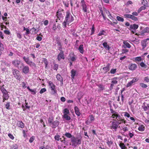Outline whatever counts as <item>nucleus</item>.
Segmentation results:
<instances>
[{"label":"nucleus","instance_id":"23","mask_svg":"<svg viewBox=\"0 0 149 149\" xmlns=\"http://www.w3.org/2000/svg\"><path fill=\"white\" fill-rule=\"evenodd\" d=\"M110 65V63H108L106 67H104L102 68L103 70L105 71V73H106L109 70V67Z\"/></svg>","mask_w":149,"mask_h":149},{"label":"nucleus","instance_id":"47","mask_svg":"<svg viewBox=\"0 0 149 149\" xmlns=\"http://www.w3.org/2000/svg\"><path fill=\"white\" fill-rule=\"evenodd\" d=\"M8 136L11 140H13L14 139V137L13 135L11 133L8 134Z\"/></svg>","mask_w":149,"mask_h":149},{"label":"nucleus","instance_id":"57","mask_svg":"<svg viewBox=\"0 0 149 149\" xmlns=\"http://www.w3.org/2000/svg\"><path fill=\"white\" fill-rule=\"evenodd\" d=\"M69 113V110L67 109H65L64 110V114H68Z\"/></svg>","mask_w":149,"mask_h":149},{"label":"nucleus","instance_id":"6","mask_svg":"<svg viewBox=\"0 0 149 149\" xmlns=\"http://www.w3.org/2000/svg\"><path fill=\"white\" fill-rule=\"evenodd\" d=\"M12 72L14 77L17 79L20 80L21 78L20 72L18 70L16 69L12 70Z\"/></svg>","mask_w":149,"mask_h":149},{"label":"nucleus","instance_id":"30","mask_svg":"<svg viewBox=\"0 0 149 149\" xmlns=\"http://www.w3.org/2000/svg\"><path fill=\"white\" fill-rule=\"evenodd\" d=\"M54 118L52 116H50L48 118V122L50 124V125H51V124L53 122Z\"/></svg>","mask_w":149,"mask_h":149},{"label":"nucleus","instance_id":"26","mask_svg":"<svg viewBox=\"0 0 149 149\" xmlns=\"http://www.w3.org/2000/svg\"><path fill=\"white\" fill-rule=\"evenodd\" d=\"M84 95L83 93L82 92H79L78 93L77 95V98L79 100L82 98Z\"/></svg>","mask_w":149,"mask_h":149},{"label":"nucleus","instance_id":"4","mask_svg":"<svg viewBox=\"0 0 149 149\" xmlns=\"http://www.w3.org/2000/svg\"><path fill=\"white\" fill-rule=\"evenodd\" d=\"M81 8L84 13H87L88 9V4H87L84 0L81 1L80 3Z\"/></svg>","mask_w":149,"mask_h":149},{"label":"nucleus","instance_id":"24","mask_svg":"<svg viewBox=\"0 0 149 149\" xmlns=\"http://www.w3.org/2000/svg\"><path fill=\"white\" fill-rule=\"evenodd\" d=\"M139 26L138 25L136 24H134L133 25H131L130 26V28L131 29H133L134 30H136L138 29Z\"/></svg>","mask_w":149,"mask_h":149},{"label":"nucleus","instance_id":"53","mask_svg":"<svg viewBox=\"0 0 149 149\" xmlns=\"http://www.w3.org/2000/svg\"><path fill=\"white\" fill-rule=\"evenodd\" d=\"M135 60L138 61H140L142 60L140 56L136 57L135 58Z\"/></svg>","mask_w":149,"mask_h":149},{"label":"nucleus","instance_id":"45","mask_svg":"<svg viewBox=\"0 0 149 149\" xmlns=\"http://www.w3.org/2000/svg\"><path fill=\"white\" fill-rule=\"evenodd\" d=\"M62 138H61L60 139L61 141L64 143H65V140H66V138L65 137L63 136L62 137Z\"/></svg>","mask_w":149,"mask_h":149},{"label":"nucleus","instance_id":"31","mask_svg":"<svg viewBox=\"0 0 149 149\" xmlns=\"http://www.w3.org/2000/svg\"><path fill=\"white\" fill-rule=\"evenodd\" d=\"M145 129V127L143 125H141L139 126L138 128L139 131L141 132L143 131Z\"/></svg>","mask_w":149,"mask_h":149},{"label":"nucleus","instance_id":"12","mask_svg":"<svg viewBox=\"0 0 149 149\" xmlns=\"http://www.w3.org/2000/svg\"><path fill=\"white\" fill-rule=\"evenodd\" d=\"M49 84L50 86L51 89L52 91H53L55 93L56 92L55 88V86L54 84L51 81H49Z\"/></svg>","mask_w":149,"mask_h":149},{"label":"nucleus","instance_id":"40","mask_svg":"<svg viewBox=\"0 0 149 149\" xmlns=\"http://www.w3.org/2000/svg\"><path fill=\"white\" fill-rule=\"evenodd\" d=\"M31 31H32V33H34V34H36L38 32L36 29L34 27H33L32 28H31Z\"/></svg>","mask_w":149,"mask_h":149},{"label":"nucleus","instance_id":"41","mask_svg":"<svg viewBox=\"0 0 149 149\" xmlns=\"http://www.w3.org/2000/svg\"><path fill=\"white\" fill-rule=\"evenodd\" d=\"M119 146L121 149H125L126 148L125 145L123 143H120L119 144Z\"/></svg>","mask_w":149,"mask_h":149},{"label":"nucleus","instance_id":"20","mask_svg":"<svg viewBox=\"0 0 149 149\" xmlns=\"http://www.w3.org/2000/svg\"><path fill=\"white\" fill-rule=\"evenodd\" d=\"M76 71L74 69L72 70L71 72V77L72 79H74L76 74Z\"/></svg>","mask_w":149,"mask_h":149},{"label":"nucleus","instance_id":"9","mask_svg":"<svg viewBox=\"0 0 149 149\" xmlns=\"http://www.w3.org/2000/svg\"><path fill=\"white\" fill-rule=\"evenodd\" d=\"M57 59L58 61H60L61 59H64L65 57L64 56L63 51L62 50H60V52L58 55Z\"/></svg>","mask_w":149,"mask_h":149},{"label":"nucleus","instance_id":"55","mask_svg":"<svg viewBox=\"0 0 149 149\" xmlns=\"http://www.w3.org/2000/svg\"><path fill=\"white\" fill-rule=\"evenodd\" d=\"M140 86L142 88H146L147 87V85L143 83H141L140 84Z\"/></svg>","mask_w":149,"mask_h":149},{"label":"nucleus","instance_id":"46","mask_svg":"<svg viewBox=\"0 0 149 149\" xmlns=\"http://www.w3.org/2000/svg\"><path fill=\"white\" fill-rule=\"evenodd\" d=\"M25 107L26 109H29L30 108V106H29L28 104V103L26 102V100H25Z\"/></svg>","mask_w":149,"mask_h":149},{"label":"nucleus","instance_id":"58","mask_svg":"<svg viewBox=\"0 0 149 149\" xmlns=\"http://www.w3.org/2000/svg\"><path fill=\"white\" fill-rule=\"evenodd\" d=\"M43 59L44 60V63L45 65V68H46L47 66L48 63L47 61V59L45 58H44Z\"/></svg>","mask_w":149,"mask_h":149},{"label":"nucleus","instance_id":"28","mask_svg":"<svg viewBox=\"0 0 149 149\" xmlns=\"http://www.w3.org/2000/svg\"><path fill=\"white\" fill-rule=\"evenodd\" d=\"M56 78L58 80L61 82H63V78L60 74H57Z\"/></svg>","mask_w":149,"mask_h":149},{"label":"nucleus","instance_id":"56","mask_svg":"<svg viewBox=\"0 0 149 149\" xmlns=\"http://www.w3.org/2000/svg\"><path fill=\"white\" fill-rule=\"evenodd\" d=\"M58 68V65L57 64H54L53 67V69L54 70H57Z\"/></svg>","mask_w":149,"mask_h":149},{"label":"nucleus","instance_id":"19","mask_svg":"<svg viewBox=\"0 0 149 149\" xmlns=\"http://www.w3.org/2000/svg\"><path fill=\"white\" fill-rule=\"evenodd\" d=\"M143 105L142 106V108L145 111L149 110V104H146V103H143Z\"/></svg>","mask_w":149,"mask_h":149},{"label":"nucleus","instance_id":"8","mask_svg":"<svg viewBox=\"0 0 149 149\" xmlns=\"http://www.w3.org/2000/svg\"><path fill=\"white\" fill-rule=\"evenodd\" d=\"M149 33V28L148 27H146L144 28L140 33V34L141 36H143L144 35V34L145 33ZM135 35L139 36V35H140V34H138L137 33H136Z\"/></svg>","mask_w":149,"mask_h":149},{"label":"nucleus","instance_id":"21","mask_svg":"<svg viewBox=\"0 0 149 149\" xmlns=\"http://www.w3.org/2000/svg\"><path fill=\"white\" fill-rule=\"evenodd\" d=\"M74 110H75V113L78 116H79L80 115L81 113L79 111V109L78 107L75 106L74 107Z\"/></svg>","mask_w":149,"mask_h":149},{"label":"nucleus","instance_id":"37","mask_svg":"<svg viewBox=\"0 0 149 149\" xmlns=\"http://www.w3.org/2000/svg\"><path fill=\"white\" fill-rule=\"evenodd\" d=\"M123 16L125 18L131 19V17L132 16V15L125 14H124Z\"/></svg>","mask_w":149,"mask_h":149},{"label":"nucleus","instance_id":"43","mask_svg":"<svg viewBox=\"0 0 149 149\" xmlns=\"http://www.w3.org/2000/svg\"><path fill=\"white\" fill-rule=\"evenodd\" d=\"M131 19L132 20H134V21H137L138 20V18L137 17H136V16H134L133 15H132V16L131 17Z\"/></svg>","mask_w":149,"mask_h":149},{"label":"nucleus","instance_id":"33","mask_svg":"<svg viewBox=\"0 0 149 149\" xmlns=\"http://www.w3.org/2000/svg\"><path fill=\"white\" fill-rule=\"evenodd\" d=\"M139 64L141 67L143 68L144 69H146L147 68V65L143 62L140 63Z\"/></svg>","mask_w":149,"mask_h":149},{"label":"nucleus","instance_id":"13","mask_svg":"<svg viewBox=\"0 0 149 149\" xmlns=\"http://www.w3.org/2000/svg\"><path fill=\"white\" fill-rule=\"evenodd\" d=\"M59 123V122L58 120H55L51 124V125H52L51 126V127L52 128H56L57 127Z\"/></svg>","mask_w":149,"mask_h":149},{"label":"nucleus","instance_id":"35","mask_svg":"<svg viewBox=\"0 0 149 149\" xmlns=\"http://www.w3.org/2000/svg\"><path fill=\"white\" fill-rule=\"evenodd\" d=\"M64 118L67 120H70L71 119L70 117L68 115V114H64Z\"/></svg>","mask_w":149,"mask_h":149},{"label":"nucleus","instance_id":"29","mask_svg":"<svg viewBox=\"0 0 149 149\" xmlns=\"http://www.w3.org/2000/svg\"><path fill=\"white\" fill-rule=\"evenodd\" d=\"M78 50L81 53L83 54L84 53V51L83 49V45H81L79 46Z\"/></svg>","mask_w":149,"mask_h":149},{"label":"nucleus","instance_id":"44","mask_svg":"<svg viewBox=\"0 0 149 149\" xmlns=\"http://www.w3.org/2000/svg\"><path fill=\"white\" fill-rule=\"evenodd\" d=\"M63 3L64 6L66 7H68L69 6V2L68 1H63Z\"/></svg>","mask_w":149,"mask_h":149},{"label":"nucleus","instance_id":"64","mask_svg":"<svg viewBox=\"0 0 149 149\" xmlns=\"http://www.w3.org/2000/svg\"><path fill=\"white\" fill-rule=\"evenodd\" d=\"M133 83H134L132 82V81H130L127 84V87H130L131 86Z\"/></svg>","mask_w":149,"mask_h":149},{"label":"nucleus","instance_id":"17","mask_svg":"<svg viewBox=\"0 0 149 149\" xmlns=\"http://www.w3.org/2000/svg\"><path fill=\"white\" fill-rule=\"evenodd\" d=\"M17 124L18 126L21 128H23L24 127V124L22 121H18Z\"/></svg>","mask_w":149,"mask_h":149},{"label":"nucleus","instance_id":"1","mask_svg":"<svg viewBox=\"0 0 149 149\" xmlns=\"http://www.w3.org/2000/svg\"><path fill=\"white\" fill-rule=\"evenodd\" d=\"M66 15L65 17V19L63 22L62 23V26L63 28L66 27V25H68L74 20V17L71 15L70 12L68 10L66 13Z\"/></svg>","mask_w":149,"mask_h":149},{"label":"nucleus","instance_id":"59","mask_svg":"<svg viewBox=\"0 0 149 149\" xmlns=\"http://www.w3.org/2000/svg\"><path fill=\"white\" fill-rule=\"evenodd\" d=\"M46 91V89L45 88H43L41 89V90H40V94H42L44 92H45Z\"/></svg>","mask_w":149,"mask_h":149},{"label":"nucleus","instance_id":"48","mask_svg":"<svg viewBox=\"0 0 149 149\" xmlns=\"http://www.w3.org/2000/svg\"><path fill=\"white\" fill-rule=\"evenodd\" d=\"M60 139V136L58 135H56L54 136V139L56 140L59 141Z\"/></svg>","mask_w":149,"mask_h":149},{"label":"nucleus","instance_id":"50","mask_svg":"<svg viewBox=\"0 0 149 149\" xmlns=\"http://www.w3.org/2000/svg\"><path fill=\"white\" fill-rule=\"evenodd\" d=\"M107 143L108 144L109 146V147L111 145H112L113 144V142L111 141H109V140L107 141Z\"/></svg>","mask_w":149,"mask_h":149},{"label":"nucleus","instance_id":"54","mask_svg":"<svg viewBox=\"0 0 149 149\" xmlns=\"http://www.w3.org/2000/svg\"><path fill=\"white\" fill-rule=\"evenodd\" d=\"M76 57L75 55H74V56L72 57H70V60L72 61H75L76 60Z\"/></svg>","mask_w":149,"mask_h":149},{"label":"nucleus","instance_id":"18","mask_svg":"<svg viewBox=\"0 0 149 149\" xmlns=\"http://www.w3.org/2000/svg\"><path fill=\"white\" fill-rule=\"evenodd\" d=\"M56 43L57 45V46H59L60 48L62 49V44L59 39L58 37L56 39Z\"/></svg>","mask_w":149,"mask_h":149},{"label":"nucleus","instance_id":"3","mask_svg":"<svg viewBox=\"0 0 149 149\" xmlns=\"http://www.w3.org/2000/svg\"><path fill=\"white\" fill-rule=\"evenodd\" d=\"M23 58L26 63L29 65L30 67L35 68L36 67V64L29 60V57L26 58L25 56L23 57Z\"/></svg>","mask_w":149,"mask_h":149},{"label":"nucleus","instance_id":"36","mask_svg":"<svg viewBox=\"0 0 149 149\" xmlns=\"http://www.w3.org/2000/svg\"><path fill=\"white\" fill-rule=\"evenodd\" d=\"M18 148V146L17 144L13 145L10 149H17Z\"/></svg>","mask_w":149,"mask_h":149},{"label":"nucleus","instance_id":"51","mask_svg":"<svg viewBox=\"0 0 149 149\" xmlns=\"http://www.w3.org/2000/svg\"><path fill=\"white\" fill-rule=\"evenodd\" d=\"M121 102H120V104H123V103L124 100V96L123 95H121Z\"/></svg>","mask_w":149,"mask_h":149},{"label":"nucleus","instance_id":"27","mask_svg":"<svg viewBox=\"0 0 149 149\" xmlns=\"http://www.w3.org/2000/svg\"><path fill=\"white\" fill-rule=\"evenodd\" d=\"M118 78L117 77H115L113 78L112 80V81L111 82L112 84H113V86L114 85V84H116L118 83V81L116 80L118 79Z\"/></svg>","mask_w":149,"mask_h":149},{"label":"nucleus","instance_id":"25","mask_svg":"<svg viewBox=\"0 0 149 149\" xmlns=\"http://www.w3.org/2000/svg\"><path fill=\"white\" fill-rule=\"evenodd\" d=\"M102 45L107 50H109L110 49V47L109 45H107V42H104L102 43Z\"/></svg>","mask_w":149,"mask_h":149},{"label":"nucleus","instance_id":"22","mask_svg":"<svg viewBox=\"0 0 149 149\" xmlns=\"http://www.w3.org/2000/svg\"><path fill=\"white\" fill-rule=\"evenodd\" d=\"M123 43L124 45H123V47L124 48H126L127 47L128 48H130L131 47V45L128 42H124Z\"/></svg>","mask_w":149,"mask_h":149},{"label":"nucleus","instance_id":"63","mask_svg":"<svg viewBox=\"0 0 149 149\" xmlns=\"http://www.w3.org/2000/svg\"><path fill=\"white\" fill-rule=\"evenodd\" d=\"M4 32L5 33L8 35H9L10 34V32L9 30H5L4 31Z\"/></svg>","mask_w":149,"mask_h":149},{"label":"nucleus","instance_id":"15","mask_svg":"<svg viewBox=\"0 0 149 149\" xmlns=\"http://www.w3.org/2000/svg\"><path fill=\"white\" fill-rule=\"evenodd\" d=\"M113 116H114L115 117H116V119L117 120H119L120 121H123V120L121 116L118 113L112 114Z\"/></svg>","mask_w":149,"mask_h":149},{"label":"nucleus","instance_id":"62","mask_svg":"<svg viewBox=\"0 0 149 149\" xmlns=\"http://www.w3.org/2000/svg\"><path fill=\"white\" fill-rule=\"evenodd\" d=\"M122 50V54L125 53L129 52V50L126 49H123Z\"/></svg>","mask_w":149,"mask_h":149},{"label":"nucleus","instance_id":"7","mask_svg":"<svg viewBox=\"0 0 149 149\" xmlns=\"http://www.w3.org/2000/svg\"><path fill=\"white\" fill-rule=\"evenodd\" d=\"M21 66L19 67V68L21 69L23 67L22 69V72L25 74H27L29 72V67L27 65L24 66L23 63H21Z\"/></svg>","mask_w":149,"mask_h":149},{"label":"nucleus","instance_id":"39","mask_svg":"<svg viewBox=\"0 0 149 149\" xmlns=\"http://www.w3.org/2000/svg\"><path fill=\"white\" fill-rule=\"evenodd\" d=\"M4 85H3L1 86V91L3 93L7 92L6 90L4 88Z\"/></svg>","mask_w":149,"mask_h":149},{"label":"nucleus","instance_id":"16","mask_svg":"<svg viewBox=\"0 0 149 149\" xmlns=\"http://www.w3.org/2000/svg\"><path fill=\"white\" fill-rule=\"evenodd\" d=\"M61 11V10L58 9L56 13V16L59 19H60V18L62 17V14Z\"/></svg>","mask_w":149,"mask_h":149},{"label":"nucleus","instance_id":"34","mask_svg":"<svg viewBox=\"0 0 149 149\" xmlns=\"http://www.w3.org/2000/svg\"><path fill=\"white\" fill-rule=\"evenodd\" d=\"M116 19L118 21L121 22H123L124 21V19L123 17L119 16H117L116 17Z\"/></svg>","mask_w":149,"mask_h":149},{"label":"nucleus","instance_id":"61","mask_svg":"<svg viewBox=\"0 0 149 149\" xmlns=\"http://www.w3.org/2000/svg\"><path fill=\"white\" fill-rule=\"evenodd\" d=\"M99 87L100 88V90H103L104 89V88L103 85L102 84H100L99 85Z\"/></svg>","mask_w":149,"mask_h":149},{"label":"nucleus","instance_id":"11","mask_svg":"<svg viewBox=\"0 0 149 149\" xmlns=\"http://www.w3.org/2000/svg\"><path fill=\"white\" fill-rule=\"evenodd\" d=\"M137 68V65L135 64L131 63L128 66L129 69L132 70H134Z\"/></svg>","mask_w":149,"mask_h":149},{"label":"nucleus","instance_id":"49","mask_svg":"<svg viewBox=\"0 0 149 149\" xmlns=\"http://www.w3.org/2000/svg\"><path fill=\"white\" fill-rule=\"evenodd\" d=\"M105 31L104 30H102L100 32V33L98 34V35L99 36H101L103 35H105Z\"/></svg>","mask_w":149,"mask_h":149},{"label":"nucleus","instance_id":"32","mask_svg":"<svg viewBox=\"0 0 149 149\" xmlns=\"http://www.w3.org/2000/svg\"><path fill=\"white\" fill-rule=\"evenodd\" d=\"M146 40H144L141 42V45L143 47H145L146 46Z\"/></svg>","mask_w":149,"mask_h":149},{"label":"nucleus","instance_id":"5","mask_svg":"<svg viewBox=\"0 0 149 149\" xmlns=\"http://www.w3.org/2000/svg\"><path fill=\"white\" fill-rule=\"evenodd\" d=\"M113 120L114 121L111 122V125L110 126V128L111 129L114 130L115 131H116L118 126L120 124V123H119V121L116 120Z\"/></svg>","mask_w":149,"mask_h":149},{"label":"nucleus","instance_id":"38","mask_svg":"<svg viewBox=\"0 0 149 149\" xmlns=\"http://www.w3.org/2000/svg\"><path fill=\"white\" fill-rule=\"evenodd\" d=\"M64 135L66 137L68 138H70L72 137V134L66 132Z\"/></svg>","mask_w":149,"mask_h":149},{"label":"nucleus","instance_id":"60","mask_svg":"<svg viewBox=\"0 0 149 149\" xmlns=\"http://www.w3.org/2000/svg\"><path fill=\"white\" fill-rule=\"evenodd\" d=\"M139 80L138 78L136 77H134L133 78V79L132 80L133 83H134L137 81Z\"/></svg>","mask_w":149,"mask_h":149},{"label":"nucleus","instance_id":"14","mask_svg":"<svg viewBox=\"0 0 149 149\" xmlns=\"http://www.w3.org/2000/svg\"><path fill=\"white\" fill-rule=\"evenodd\" d=\"M2 97L3 98V102H4L6 100H7L9 98L8 94V92L3 93Z\"/></svg>","mask_w":149,"mask_h":149},{"label":"nucleus","instance_id":"10","mask_svg":"<svg viewBox=\"0 0 149 149\" xmlns=\"http://www.w3.org/2000/svg\"><path fill=\"white\" fill-rule=\"evenodd\" d=\"M21 62L17 59L15 60L12 61V64L15 66L19 68V65L20 64Z\"/></svg>","mask_w":149,"mask_h":149},{"label":"nucleus","instance_id":"52","mask_svg":"<svg viewBox=\"0 0 149 149\" xmlns=\"http://www.w3.org/2000/svg\"><path fill=\"white\" fill-rule=\"evenodd\" d=\"M116 68L112 69L111 70L110 72L111 74H114L116 72Z\"/></svg>","mask_w":149,"mask_h":149},{"label":"nucleus","instance_id":"42","mask_svg":"<svg viewBox=\"0 0 149 149\" xmlns=\"http://www.w3.org/2000/svg\"><path fill=\"white\" fill-rule=\"evenodd\" d=\"M10 106V102H7L5 105L6 108L7 109H9Z\"/></svg>","mask_w":149,"mask_h":149},{"label":"nucleus","instance_id":"2","mask_svg":"<svg viewBox=\"0 0 149 149\" xmlns=\"http://www.w3.org/2000/svg\"><path fill=\"white\" fill-rule=\"evenodd\" d=\"M82 140V137L81 136L75 137L72 136L71 139V142L72 143V145L73 147H75L77 145L81 144Z\"/></svg>","mask_w":149,"mask_h":149}]
</instances>
